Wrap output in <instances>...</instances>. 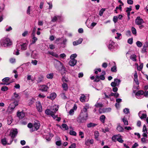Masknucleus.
I'll list each match as a JSON object with an SVG mask.
<instances>
[{
    "instance_id": "nucleus-1",
    "label": "nucleus",
    "mask_w": 148,
    "mask_h": 148,
    "mask_svg": "<svg viewBox=\"0 0 148 148\" xmlns=\"http://www.w3.org/2000/svg\"><path fill=\"white\" fill-rule=\"evenodd\" d=\"M0 44L4 47H8L12 44V42L10 38L5 37L1 38L0 40Z\"/></svg>"
},
{
    "instance_id": "nucleus-2",
    "label": "nucleus",
    "mask_w": 148,
    "mask_h": 148,
    "mask_svg": "<svg viewBox=\"0 0 148 148\" xmlns=\"http://www.w3.org/2000/svg\"><path fill=\"white\" fill-rule=\"evenodd\" d=\"M40 125L39 121L37 120H35L33 124L31 123H28V128H30V131L32 132L37 130L39 129Z\"/></svg>"
},
{
    "instance_id": "nucleus-3",
    "label": "nucleus",
    "mask_w": 148,
    "mask_h": 148,
    "mask_svg": "<svg viewBox=\"0 0 148 148\" xmlns=\"http://www.w3.org/2000/svg\"><path fill=\"white\" fill-rule=\"evenodd\" d=\"M88 117V113L86 109L83 108L81 111V113L78 117V119L80 120V122H82V121L87 120Z\"/></svg>"
},
{
    "instance_id": "nucleus-4",
    "label": "nucleus",
    "mask_w": 148,
    "mask_h": 148,
    "mask_svg": "<svg viewBox=\"0 0 148 148\" xmlns=\"http://www.w3.org/2000/svg\"><path fill=\"white\" fill-rule=\"evenodd\" d=\"M56 60V64L58 65V66L56 65L55 66L57 69L59 70H63L64 73H65L66 72V69L63 66L62 63L57 60Z\"/></svg>"
},
{
    "instance_id": "nucleus-5",
    "label": "nucleus",
    "mask_w": 148,
    "mask_h": 148,
    "mask_svg": "<svg viewBox=\"0 0 148 148\" xmlns=\"http://www.w3.org/2000/svg\"><path fill=\"white\" fill-rule=\"evenodd\" d=\"M121 82V80L120 79L117 78L115 79L114 82H112L111 84V85L113 87L116 86H118Z\"/></svg>"
},
{
    "instance_id": "nucleus-6",
    "label": "nucleus",
    "mask_w": 148,
    "mask_h": 148,
    "mask_svg": "<svg viewBox=\"0 0 148 148\" xmlns=\"http://www.w3.org/2000/svg\"><path fill=\"white\" fill-rule=\"evenodd\" d=\"M103 74L100 75L99 76L97 75L96 77V78L94 81L95 82H98L99 81V79H100L101 80H104L105 79L104 75L106 74L105 72L104 71H102Z\"/></svg>"
},
{
    "instance_id": "nucleus-7",
    "label": "nucleus",
    "mask_w": 148,
    "mask_h": 148,
    "mask_svg": "<svg viewBox=\"0 0 148 148\" xmlns=\"http://www.w3.org/2000/svg\"><path fill=\"white\" fill-rule=\"evenodd\" d=\"M17 133L18 131L16 129H12L10 131V134L12 138H14L17 135Z\"/></svg>"
},
{
    "instance_id": "nucleus-8",
    "label": "nucleus",
    "mask_w": 148,
    "mask_h": 148,
    "mask_svg": "<svg viewBox=\"0 0 148 148\" xmlns=\"http://www.w3.org/2000/svg\"><path fill=\"white\" fill-rule=\"evenodd\" d=\"M35 32L33 31L32 34V40L31 41V43L30 44V45L35 43L36 41L38 39L35 36Z\"/></svg>"
},
{
    "instance_id": "nucleus-9",
    "label": "nucleus",
    "mask_w": 148,
    "mask_h": 148,
    "mask_svg": "<svg viewBox=\"0 0 148 148\" xmlns=\"http://www.w3.org/2000/svg\"><path fill=\"white\" fill-rule=\"evenodd\" d=\"M144 22L143 20L140 16H138L135 20V23L137 25H141Z\"/></svg>"
},
{
    "instance_id": "nucleus-10",
    "label": "nucleus",
    "mask_w": 148,
    "mask_h": 148,
    "mask_svg": "<svg viewBox=\"0 0 148 148\" xmlns=\"http://www.w3.org/2000/svg\"><path fill=\"white\" fill-rule=\"evenodd\" d=\"M114 43L112 40H110L108 46V48L110 50L113 49H114Z\"/></svg>"
},
{
    "instance_id": "nucleus-11",
    "label": "nucleus",
    "mask_w": 148,
    "mask_h": 148,
    "mask_svg": "<svg viewBox=\"0 0 148 148\" xmlns=\"http://www.w3.org/2000/svg\"><path fill=\"white\" fill-rule=\"evenodd\" d=\"M18 105V102L17 101H15L13 103H11L9 106V108H10L11 110H13L15 108V107Z\"/></svg>"
},
{
    "instance_id": "nucleus-12",
    "label": "nucleus",
    "mask_w": 148,
    "mask_h": 148,
    "mask_svg": "<svg viewBox=\"0 0 148 148\" xmlns=\"http://www.w3.org/2000/svg\"><path fill=\"white\" fill-rule=\"evenodd\" d=\"M18 49L21 48V49L22 50H25L27 49V44L26 43H23L18 47Z\"/></svg>"
},
{
    "instance_id": "nucleus-13",
    "label": "nucleus",
    "mask_w": 148,
    "mask_h": 148,
    "mask_svg": "<svg viewBox=\"0 0 148 148\" xmlns=\"http://www.w3.org/2000/svg\"><path fill=\"white\" fill-rule=\"evenodd\" d=\"M144 94V92L143 90H139L135 94L136 97L138 99H141V96Z\"/></svg>"
},
{
    "instance_id": "nucleus-14",
    "label": "nucleus",
    "mask_w": 148,
    "mask_h": 148,
    "mask_svg": "<svg viewBox=\"0 0 148 148\" xmlns=\"http://www.w3.org/2000/svg\"><path fill=\"white\" fill-rule=\"evenodd\" d=\"M36 106L37 109L39 112H41L42 111V108L41 103L40 101L36 102Z\"/></svg>"
},
{
    "instance_id": "nucleus-15",
    "label": "nucleus",
    "mask_w": 148,
    "mask_h": 148,
    "mask_svg": "<svg viewBox=\"0 0 148 148\" xmlns=\"http://www.w3.org/2000/svg\"><path fill=\"white\" fill-rule=\"evenodd\" d=\"M48 88V87L45 85H42L39 87V90L42 91H46Z\"/></svg>"
},
{
    "instance_id": "nucleus-16",
    "label": "nucleus",
    "mask_w": 148,
    "mask_h": 148,
    "mask_svg": "<svg viewBox=\"0 0 148 148\" xmlns=\"http://www.w3.org/2000/svg\"><path fill=\"white\" fill-rule=\"evenodd\" d=\"M138 115L139 117L141 119L146 118L147 116L146 114L143 113V112L141 111L139 112Z\"/></svg>"
},
{
    "instance_id": "nucleus-17",
    "label": "nucleus",
    "mask_w": 148,
    "mask_h": 148,
    "mask_svg": "<svg viewBox=\"0 0 148 148\" xmlns=\"http://www.w3.org/2000/svg\"><path fill=\"white\" fill-rule=\"evenodd\" d=\"M50 109L52 111H53L54 113H56V112L58 110V106L57 105H54L51 106Z\"/></svg>"
},
{
    "instance_id": "nucleus-18",
    "label": "nucleus",
    "mask_w": 148,
    "mask_h": 148,
    "mask_svg": "<svg viewBox=\"0 0 148 148\" xmlns=\"http://www.w3.org/2000/svg\"><path fill=\"white\" fill-rule=\"evenodd\" d=\"M77 62V60L75 59H71L69 62V64L71 66H74L76 65Z\"/></svg>"
},
{
    "instance_id": "nucleus-19",
    "label": "nucleus",
    "mask_w": 148,
    "mask_h": 148,
    "mask_svg": "<svg viewBox=\"0 0 148 148\" xmlns=\"http://www.w3.org/2000/svg\"><path fill=\"white\" fill-rule=\"evenodd\" d=\"M94 143V140L92 139H88L86 140L85 142V144L86 145H88L89 143L91 144H92Z\"/></svg>"
},
{
    "instance_id": "nucleus-20",
    "label": "nucleus",
    "mask_w": 148,
    "mask_h": 148,
    "mask_svg": "<svg viewBox=\"0 0 148 148\" xmlns=\"http://www.w3.org/2000/svg\"><path fill=\"white\" fill-rule=\"evenodd\" d=\"M117 130L120 132H123L124 131V128L120 125V124L119 123L117 124V127L116 128Z\"/></svg>"
},
{
    "instance_id": "nucleus-21",
    "label": "nucleus",
    "mask_w": 148,
    "mask_h": 148,
    "mask_svg": "<svg viewBox=\"0 0 148 148\" xmlns=\"http://www.w3.org/2000/svg\"><path fill=\"white\" fill-rule=\"evenodd\" d=\"M56 96V94L55 92H53L50 94L49 96L47 97V98L53 100L55 99Z\"/></svg>"
},
{
    "instance_id": "nucleus-22",
    "label": "nucleus",
    "mask_w": 148,
    "mask_h": 148,
    "mask_svg": "<svg viewBox=\"0 0 148 148\" xmlns=\"http://www.w3.org/2000/svg\"><path fill=\"white\" fill-rule=\"evenodd\" d=\"M17 115L19 119H22L25 116V114L22 111L20 112H18L17 113Z\"/></svg>"
},
{
    "instance_id": "nucleus-23",
    "label": "nucleus",
    "mask_w": 148,
    "mask_h": 148,
    "mask_svg": "<svg viewBox=\"0 0 148 148\" xmlns=\"http://www.w3.org/2000/svg\"><path fill=\"white\" fill-rule=\"evenodd\" d=\"M20 98L18 94L16 92H14L13 95L12 96V100H15L16 99H18Z\"/></svg>"
},
{
    "instance_id": "nucleus-24",
    "label": "nucleus",
    "mask_w": 148,
    "mask_h": 148,
    "mask_svg": "<svg viewBox=\"0 0 148 148\" xmlns=\"http://www.w3.org/2000/svg\"><path fill=\"white\" fill-rule=\"evenodd\" d=\"M83 40V39L82 38L79 39L78 40L74 41L73 42V44L74 46L77 45L79 44H81Z\"/></svg>"
},
{
    "instance_id": "nucleus-25",
    "label": "nucleus",
    "mask_w": 148,
    "mask_h": 148,
    "mask_svg": "<svg viewBox=\"0 0 148 148\" xmlns=\"http://www.w3.org/2000/svg\"><path fill=\"white\" fill-rule=\"evenodd\" d=\"M34 77H31V75H28V83H29L30 85H32L34 83Z\"/></svg>"
},
{
    "instance_id": "nucleus-26",
    "label": "nucleus",
    "mask_w": 148,
    "mask_h": 148,
    "mask_svg": "<svg viewBox=\"0 0 148 148\" xmlns=\"http://www.w3.org/2000/svg\"><path fill=\"white\" fill-rule=\"evenodd\" d=\"M119 137H121V136L120 134L114 135L112 137V139L114 142H116V140H117V138Z\"/></svg>"
},
{
    "instance_id": "nucleus-27",
    "label": "nucleus",
    "mask_w": 148,
    "mask_h": 148,
    "mask_svg": "<svg viewBox=\"0 0 148 148\" xmlns=\"http://www.w3.org/2000/svg\"><path fill=\"white\" fill-rule=\"evenodd\" d=\"M62 87L63 90L65 91H67L68 89V85L65 83H63L62 84Z\"/></svg>"
},
{
    "instance_id": "nucleus-28",
    "label": "nucleus",
    "mask_w": 148,
    "mask_h": 148,
    "mask_svg": "<svg viewBox=\"0 0 148 148\" xmlns=\"http://www.w3.org/2000/svg\"><path fill=\"white\" fill-rule=\"evenodd\" d=\"M45 113L47 115H51L52 114H53V111H52L50 109H47L45 111Z\"/></svg>"
},
{
    "instance_id": "nucleus-29",
    "label": "nucleus",
    "mask_w": 148,
    "mask_h": 148,
    "mask_svg": "<svg viewBox=\"0 0 148 148\" xmlns=\"http://www.w3.org/2000/svg\"><path fill=\"white\" fill-rule=\"evenodd\" d=\"M85 99L86 97L85 95L84 94H82L79 99L80 101L82 102H85Z\"/></svg>"
},
{
    "instance_id": "nucleus-30",
    "label": "nucleus",
    "mask_w": 148,
    "mask_h": 148,
    "mask_svg": "<svg viewBox=\"0 0 148 148\" xmlns=\"http://www.w3.org/2000/svg\"><path fill=\"white\" fill-rule=\"evenodd\" d=\"M97 125V124L90 123L87 124V126L88 128L94 127Z\"/></svg>"
},
{
    "instance_id": "nucleus-31",
    "label": "nucleus",
    "mask_w": 148,
    "mask_h": 148,
    "mask_svg": "<svg viewBox=\"0 0 148 148\" xmlns=\"http://www.w3.org/2000/svg\"><path fill=\"white\" fill-rule=\"evenodd\" d=\"M29 102L28 103V105H30L34 103L35 101V100L34 98H29Z\"/></svg>"
},
{
    "instance_id": "nucleus-32",
    "label": "nucleus",
    "mask_w": 148,
    "mask_h": 148,
    "mask_svg": "<svg viewBox=\"0 0 148 148\" xmlns=\"http://www.w3.org/2000/svg\"><path fill=\"white\" fill-rule=\"evenodd\" d=\"M94 136L95 139L97 140H99L98 137L99 136V133L97 131H95L94 132Z\"/></svg>"
},
{
    "instance_id": "nucleus-33",
    "label": "nucleus",
    "mask_w": 148,
    "mask_h": 148,
    "mask_svg": "<svg viewBox=\"0 0 148 148\" xmlns=\"http://www.w3.org/2000/svg\"><path fill=\"white\" fill-rule=\"evenodd\" d=\"M10 78L9 77H6L2 79V81L3 82L5 83H9L10 82H9Z\"/></svg>"
},
{
    "instance_id": "nucleus-34",
    "label": "nucleus",
    "mask_w": 148,
    "mask_h": 148,
    "mask_svg": "<svg viewBox=\"0 0 148 148\" xmlns=\"http://www.w3.org/2000/svg\"><path fill=\"white\" fill-rule=\"evenodd\" d=\"M67 41V39L65 38L63 39L61 44L62 45V47H66V42Z\"/></svg>"
},
{
    "instance_id": "nucleus-35",
    "label": "nucleus",
    "mask_w": 148,
    "mask_h": 148,
    "mask_svg": "<svg viewBox=\"0 0 148 148\" xmlns=\"http://www.w3.org/2000/svg\"><path fill=\"white\" fill-rule=\"evenodd\" d=\"M12 119L11 116H9L8 118L7 123L8 125H10L12 123Z\"/></svg>"
},
{
    "instance_id": "nucleus-36",
    "label": "nucleus",
    "mask_w": 148,
    "mask_h": 148,
    "mask_svg": "<svg viewBox=\"0 0 148 148\" xmlns=\"http://www.w3.org/2000/svg\"><path fill=\"white\" fill-rule=\"evenodd\" d=\"M105 116L104 115H103L100 117V120L102 123H104L105 122Z\"/></svg>"
},
{
    "instance_id": "nucleus-37",
    "label": "nucleus",
    "mask_w": 148,
    "mask_h": 148,
    "mask_svg": "<svg viewBox=\"0 0 148 148\" xmlns=\"http://www.w3.org/2000/svg\"><path fill=\"white\" fill-rule=\"evenodd\" d=\"M136 56L134 54L130 56V58L134 61H136Z\"/></svg>"
},
{
    "instance_id": "nucleus-38",
    "label": "nucleus",
    "mask_w": 148,
    "mask_h": 148,
    "mask_svg": "<svg viewBox=\"0 0 148 148\" xmlns=\"http://www.w3.org/2000/svg\"><path fill=\"white\" fill-rule=\"evenodd\" d=\"M60 18V16H55L52 18L51 21L53 22H55L57 20L58 18Z\"/></svg>"
},
{
    "instance_id": "nucleus-39",
    "label": "nucleus",
    "mask_w": 148,
    "mask_h": 148,
    "mask_svg": "<svg viewBox=\"0 0 148 148\" xmlns=\"http://www.w3.org/2000/svg\"><path fill=\"white\" fill-rule=\"evenodd\" d=\"M48 53L51 55L52 56H55V57H56V58H58V54H56V53H54L53 52H50V51H49L48 52Z\"/></svg>"
},
{
    "instance_id": "nucleus-40",
    "label": "nucleus",
    "mask_w": 148,
    "mask_h": 148,
    "mask_svg": "<svg viewBox=\"0 0 148 148\" xmlns=\"http://www.w3.org/2000/svg\"><path fill=\"white\" fill-rule=\"evenodd\" d=\"M53 75L52 73H51L47 74V77L48 79H52L53 77Z\"/></svg>"
},
{
    "instance_id": "nucleus-41",
    "label": "nucleus",
    "mask_w": 148,
    "mask_h": 148,
    "mask_svg": "<svg viewBox=\"0 0 148 148\" xmlns=\"http://www.w3.org/2000/svg\"><path fill=\"white\" fill-rule=\"evenodd\" d=\"M132 31L133 34L136 35V29L133 27H132Z\"/></svg>"
},
{
    "instance_id": "nucleus-42",
    "label": "nucleus",
    "mask_w": 148,
    "mask_h": 148,
    "mask_svg": "<svg viewBox=\"0 0 148 148\" xmlns=\"http://www.w3.org/2000/svg\"><path fill=\"white\" fill-rule=\"evenodd\" d=\"M62 127L63 128H64L66 130H67L69 129L67 125L66 124H63L62 125Z\"/></svg>"
},
{
    "instance_id": "nucleus-43",
    "label": "nucleus",
    "mask_w": 148,
    "mask_h": 148,
    "mask_svg": "<svg viewBox=\"0 0 148 148\" xmlns=\"http://www.w3.org/2000/svg\"><path fill=\"white\" fill-rule=\"evenodd\" d=\"M136 45L138 47H141L143 45L142 42L140 41H137L136 43Z\"/></svg>"
},
{
    "instance_id": "nucleus-44",
    "label": "nucleus",
    "mask_w": 148,
    "mask_h": 148,
    "mask_svg": "<svg viewBox=\"0 0 148 148\" xmlns=\"http://www.w3.org/2000/svg\"><path fill=\"white\" fill-rule=\"evenodd\" d=\"M19 49H18V47H17V49L16 50V51H14V54L16 55H18L19 54V50H18Z\"/></svg>"
},
{
    "instance_id": "nucleus-45",
    "label": "nucleus",
    "mask_w": 148,
    "mask_h": 148,
    "mask_svg": "<svg viewBox=\"0 0 148 148\" xmlns=\"http://www.w3.org/2000/svg\"><path fill=\"white\" fill-rule=\"evenodd\" d=\"M43 80V77L42 76H40V77H39L37 80V81L39 83V82H41Z\"/></svg>"
},
{
    "instance_id": "nucleus-46",
    "label": "nucleus",
    "mask_w": 148,
    "mask_h": 148,
    "mask_svg": "<svg viewBox=\"0 0 148 148\" xmlns=\"http://www.w3.org/2000/svg\"><path fill=\"white\" fill-rule=\"evenodd\" d=\"M105 10V9L104 8H102L100 10L99 12V15L100 16H102L103 15V13L104 11Z\"/></svg>"
},
{
    "instance_id": "nucleus-47",
    "label": "nucleus",
    "mask_w": 148,
    "mask_h": 148,
    "mask_svg": "<svg viewBox=\"0 0 148 148\" xmlns=\"http://www.w3.org/2000/svg\"><path fill=\"white\" fill-rule=\"evenodd\" d=\"M95 106L97 108H101L102 107V105L101 103L97 102L95 105Z\"/></svg>"
},
{
    "instance_id": "nucleus-48",
    "label": "nucleus",
    "mask_w": 148,
    "mask_h": 148,
    "mask_svg": "<svg viewBox=\"0 0 148 148\" xmlns=\"http://www.w3.org/2000/svg\"><path fill=\"white\" fill-rule=\"evenodd\" d=\"M143 64L142 63L140 64L139 66H137V69L139 71H141L143 67Z\"/></svg>"
},
{
    "instance_id": "nucleus-49",
    "label": "nucleus",
    "mask_w": 148,
    "mask_h": 148,
    "mask_svg": "<svg viewBox=\"0 0 148 148\" xmlns=\"http://www.w3.org/2000/svg\"><path fill=\"white\" fill-rule=\"evenodd\" d=\"M122 120L125 125H128V121L126 119H125L124 118Z\"/></svg>"
},
{
    "instance_id": "nucleus-50",
    "label": "nucleus",
    "mask_w": 148,
    "mask_h": 148,
    "mask_svg": "<svg viewBox=\"0 0 148 148\" xmlns=\"http://www.w3.org/2000/svg\"><path fill=\"white\" fill-rule=\"evenodd\" d=\"M70 134L71 135L76 136L77 134L76 132L73 131H70L69 132Z\"/></svg>"
},
{
    "instance_id": "nucleus-51",
    "label": "nucleus",
    "mask_w": 148,
    "mask_h": 148,
    "mask_svg": "<svg viewBox=\"0 0 148 148\" xmlns=\"http://www.w3.org/2000/svg\"><path fill=\"white\" fill-rule=\"evenodd\" d=\"M121 5H120L119 6V7H117L115 10H114V11L115 12V13H117V10L118 9H119L121 10Z\"/></svg>"
},
{
    "instance_id": "nucleus-52",
    "label": "nucleus",
    "mask_w": 148,
    "mask_h": 148,
    "mask_svg": "<svg viewBox=\"0 0 148 148\" xmlns=\"http://www.w3.org/2000/svg\"><path fill=\"white\" fill-rule=\"evenodd\" d=\"M27 63H26L25 64H23L22 65V67L23 68V69H27Z\"/></svg>"
},
{
    "instance_id": "nucleus-53",
    "label": "nucleus",
    "mask_w": 148,
    "mask_h": 148,
    "mask_svg": "<svg viewBox=\"0 0 148 148\" xmlns=\"http://www.w3.org/2000/svg\"><path fill=\"white\" fill-rule=\"evenodd\" d=\"M8 90V88L6 86H3L1 88V90L3 91H7Z\"/></svg>"
},
{
    "instance_id": "nucleus-54",
    "label": "nucleus",
    "mask_w": 148,
    "mask_h": 148,
    "mask_svg": "<svg viewBox=\"0 0 148 148\" xmlns=\"http://www.w3.org/2000/svg\"><path fill=\"white\" fill-rule=\"evenodd\" d=\"M95 73L96 74H97L98 73V72H101V70L100 68H99L97 69H96L94 70Z\"/></svg>"
},
{
    "instance_id": "nucleus-55",
    "label": "nucleus",
    "mask_w": 148,
    "mask_h": 148,
    "mask_svg": "<svg viewBox=\"0 0 148 148\" xmlns=\"http://www.w3.org/2000/svg\"><path fill=\"white\" fill-rule=\"evenodd\" d=\"M1 142L3 145H6L7 144V141L5 138H4L1 140Z\"/></svg>"
},
{
    "instance_id": "nucleus-56",
    "label": "nucleus",
    "mask_w": 148,
    "mask_h": 148,
    "mask_svg": "<svg viewBox=\"0 0 148 148\" xmlns=\"http://www.w3.org/2000/svg\"><path fill=\"white\" fill-rule=\"evenodd\" d=\"M133 40L132 38H129L127 40V42L129 44L131 45L133 43Z\"/></svg>"
},
{
    "instance_id": "nucleus-57",
    "label": "nucleus",
    "mask_w": 148,
    "mask_h": 148,
    "mask_svg": "<svg viewBox=\"0 0 148 148\" xmlns=\"http://www.w3.org/2000/svg\"><path fill=\"white\" fill-rule=\"evenodd\" d=\"M116 66H114L112 68L111 71L113 72H115L116 71Z\"/></svg>"
},
{
    "instance_id": "nucleus-58",
    "label": "nucleus",
    "mask_w": 148,
    "mask_h": 148,
    "mask_svg": "<svg viewBox=\"0 0 148 148\" xmlns=\"http://www.w3.org/2000/svg\"><path fill=\"white\" fill-rule=\"evenodd\" d=\"M77 56V55L76 54H72L70 57V58L71 59H75Z\"/></svg>"
},
{
    "instance_id": "nucleus-59",
    "label": "nucleus",
    "mask_w": 148,
    "mask_h": 148,
    "mask_svg": "<svg viewBox=\"0 0 148 148\" xmlns=\"http://www.w3.org/2000/svg\"><path fill=\"white\" fill-rule=\"evenodd\" d=\"M79 135L81 136V138H84V133L80 131L79 132Z\"/></svg>"
},
{
    "instance_id": "nucleus-60",
    "label": "nucleus",
    "mask_w": 148,
    "mask_h": 148,
    "mask_svg": "<svg viewBox=\"0 0 148 148\" xmlns=\"http://www.w3.org/2000/svg\"><path fill=\"white\" fill-rule=\"evenodd\" d=\"M121 137H119L118 138H117V141L120 143H122L123 142V140Z\"/></svg>"
},
{
    "instance_id": "nucleus-61",
    "label": "nucleus",
    "mask_w": 148,
    "mask_h": 148,
    "mask_svg": "<svg viewBox=\"0 0 148 148\" xmlns=\"http://www.w3.org/2000/svg\"><path fill=\"white\" fill-rule=\"evenodd\" d=\"M97 24V23H95V22H93L90 25V26L89 27L90 28H92L94 27Z\"/></svg>"
},
{
    "instance_id": "nucleus-62",
    "label": "nucleus",
    "mask_w": 148,
    "mask_h": 148,
    "mask_svg": "<svg viewBox=\"0 0 148 148\" xmlns=\"http://www.w3.org/2000/svg\"><path fill=\"white\" fill-rule=\"evenodd\" d=\"M60 95L61 97L63 99H65L66 98V97L65 96V93H62Z\"/></svg>"
},
{
    "instance_id": "nucleus-63",
    "label": "nucleus",
    "mask_w": 148,
    "mask_h": 148,
    "mask_svg": "<svg viewBox=\"0 0 148 148\" xmlns=\"http://www.w3.org/2000/svg\"><path fill=\"white\" fill-rule=\"evenodd\" d=\"M123 112L125 114H127L129 112V110L127 108H125L124 109Z\"/></svg>"
},
{
    "instance_id": "nucleus-64",
    "label": "nucleus",
    "mask_w": 148,
    "mask_h": 148,
    "mask_svg": "<svg viewBox=\"0 0 148 148\" xmlns=\"http://www.w3.org/2000/svg\"><path fill=\"white\" fill-rule=\"evenodd\" d=\"M76 144L75 143L72 144L69 148H75Z\"/></svg>"
}]
</instances>
